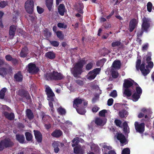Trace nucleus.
<instances>
[{
	"label": "nucleus",
	"mask_w": 154,
	"mask_h": 154,
	"mask_svg": "<svg viewBox=\"0 0 154 154\" xmlns=\"http://www.w3.org/2000/svg\"><path fill=\"white\" fill-rule=\"evenodd\" d=\"M85 63V60H81L75 65L71 70L72 73L75 77L80 78V75L83 72V68Z\"/></svg>",
	"instance_id": "1"
},
{
	"label": "nucleus",
	"mask_w": 154,
	"mask_h": 154,
	"mask_svg": "<svg viewBox=\"0 0 154 154\" xmlns=\"http://www.w3.org/2000/svg\"><path fill=\"white\" fill-rule=\"evenodd\" d=\"M150 19L148 17H144L142 19L141 30L139 31L137 33V37H141L144 31L147 32L150 26Z\"/></svg>",
	"instance_id": "2"
},
{
	"label": "nucleus",
	"mask_w": 154,
	"mask_h": 154,
	"mask_svg": "<svg viewBox=\"0 0 154 154\" xmlns=\"http://www.w3.org/2000/svg\"><path fill=\"white\" fill-rule=\"evenodd\" d=\"M45 77L47 80L55 81L61 80L65 78V76L62 74L58 72L57 71H53L52 72L46 73L45 75Z\"/></svg>",
	"instance_id": "3"
},
{
	"label": "nucleus",
	"mask_w": 154,
	"mask_h": 154,
	"mask_svg": "<svg viewBox=\"0 0 154 154\" xmlns=\"http://www.w3.org/2000/svg\"><path fill=\"white\" fill-rule=\"evenodd\" d=\"M14 143L9 138H6L0 142V152L3 150L5 148L12 147Z\"/></svg>",
	"instance_id": "4"
},
{
	"label": "nucleus",
	"mask_w": 154,
	"mask_h": 154,
	"mask_svg": "<svg viewBox=\"0 0 154 154\" xmlns=\"http://www.w3.org/2000/svg\"><path fill=\"white\" fill-rule=\"evenodd\" d=\"M73 144H72V147H75L74 148V152L76 154H83V151L80 146H77L79 143V140L77 138H75L72 141Z\"/></svg>",
	"instance_id": "5"
},
{
	"label": "nucleus",
	"mask_w": 154,
	"mask_h": 154,
	"mask_svg": "<svg viewBox=\"0 0 154 154\" xmlns=\"http://www.w3.org/2000/svg\"><path fill=\"white\" fill-rule=\"evenodd\" d=\"M34 3L32 0H27L25 3V8L26 11L29 14H32L34 11Z\"/></svg>",
	"instance_id": "6"
},
{
	"label": "nucleus",
	"mask_w": 154,
	"mask_h": 154,
	"mask_svg": "<svg viewBox=\"0 0 154 154\" xmlns=\"http://www.w3.org/2000/svg\"><path fill=\"white\" fill-rule=\"evenodd\" d=\"M45 92L47 95V99L48 100H54L55 95L52 90L48 86H46Z\"/></svg>",
	"instance_id": "7"
},
{
	"label": "nucleus",
	"mask_w": 154,
	"mask_h": 154,
	"mask_svg": "<svg viewBox=\"0 0 154 154\" xmlns=\"http://www.w3.org/2000/svg\"><path fill=\"white\" fill-rule=\"evenodd\" d=\"M27 71L31 74L37 73L39 71V69L36 65L33 63H31L28 64Z\"/></svg>",
	"instance_id": "8"
},
{
	"label": "nucleus",
	"mask_w": 154,
	"mask_h": 154,
	"mask_svg": "<svg viewBox=\"0 0 154 154\" xmlns=\"http://www.w3.org/2000/svg\"><path fill=\"white\" fill-rule=\"evenodd\" d=\"M145 123H139L137 122L134 123L135 128L137 132L140 134H143L145 131Z\"/></svg>",
	"instance_id": "9"
},
{
	"label": "nucleus",
	"mask_w": 154,
	"mask_h": 154,
	"mask_svg": "<svg viewBox=\"0 0 154 154\" xmlns=\"http://www.w3.org/2000/svg\"><path fill=\"white\" fill-rule=\"evenodd\" d=\"M60 127L65 132H68L69 129H71V126L72 125V123L69 121H66L64 122V123H62Z\"/></svg>",
	"instance_id": "10"
},
{
	"label": "nucleus",
	"mask_w": 154,
	"mask_h": 154,
	"mask_svg": "<svg viewBox=\"0 0 154 154\" xmlns=\"http://www.w3.org/2000/svg\"><path fill=\"white\" fill-rule=\"evenodd\" d=\"M17 94L21 97H25L27 100H29L31 98L28 91L24 89H19L18 91Z\"/></svg>",
	"instance_id": "11"
},
{
	"label": "nucleus",
	"mask_w": 154,
	"mask_h": 154,
	"mask_svg": "<svg viewBox=\"0 0 154 154\" xmlns=\"http://www.w3.org/2000/svg\"><path fill=\"white\" fill-rule=\"evenodd\" d=\"M138 23L137 20L135 18H133L130 20L129 25V30L130 32H132L137 27Z\"/></svg>",
	"instance_id": "12"
},
{
	"label": "nucleus",
	"mask_w": 154,
	"mask_h": 154,
	"mask_svg": "<svg viewBox=\"0 0 154 154\" xmlns=\"http://www.w3.org/2000/svg\"><path fill=\"white\" fill-rule=\"evenodd\" d=\"M116 138L122 144H126L127 143V139L125 135L121 133H117Z\"/></svg>",
	"instance_id": "13"
},
{
	"label": "nucleus",
	"mask_w": 154,
	"mask_h": 154,
	"mask_svg": "<svg viewBox=\"0 0 154 154\" xmlns=\"http://www.w3.org/2000/svg\"><path fill=\"white\" fill-rule=\"evenodd\" d=\"M33 132L37 141L38 143L42 142V135L41 133L37 130H34Z\"/></svg>",
	"instance_id": "14"
},
{
	"label": "nucleus",
	"mask_w": 154,
	"mask_h": 154,
	"mask_svg": "<svg viewBox=\"0 0 154 154\" xmlns=\"http://www.w3.org/2000/svg\"><path fill=\"white\" fill-rule=\"evenodd\" d=\"M17 26L14 25H11L9 27V35L11 38H13L15 36Z\"/></svg>",
	"instance_id": "15"
},
{
	"label": "nucleus",
	"mask_w": 154,
	"mask_h": 154,
	"mask_svg": "<svg viewBox=\"0 0 154 154\" xmlns=\"http://www.w3.org/2000/svg\"><path fill=\"white\" fill-rule=\"evenodd\" d=\"M145 63L144 62H143L140 67V70L144 76H146L150 72L149 69H145Z\"/></svg>",
	"instance_id": "16"
},
{
	"label": "nucleus",
	"mask_w": 154,
	"mask_h": 154,
	"mask_svg": "<svg viewBox=\"0 0 154 154\" xmlns=\"http://www.w3.org/2000/svg\"><path fill=\"white\" fill-rule=\"evenodd\" d=\"M60 144L61 146H63V144L58 141H54L52 144V146L54 148V152L56 153H57L60 150L59 147Z\"/></svg>",
	"instance_id": "17"
},
{
	"label": "nucleus",
	"mask_w": 154,
	"mask_h": 154,
	"mask_svg": "<svg viewBox=\"0 0 154 154\" xmlns=\"http://www.w3.org/2000/svg\"><path fill=\"white\" fill-rule=\"evenodd\" d=\"M2 113L5 118L9 120H13L14 119L15 116L13 113H9L6 111H3Z\"/></svg>",
	"instance_id": "18"
},
{
	"label": "nucleus",
	"mask_w": 154,
	"mask_h": 154,
	"mask_svg": "<svg viewBox=\"0 0 154 154\" xmlns=\"http://www.w3.org/2000/svg\"><path fill=\"white\" fill-rule=\"evenodd\" d=\"M133 83L131 81H129L128 79H125L124 81V83L123 84V87L125 88H130L131 87L133 88Z\"/></svg>",
	"instance_id": "19"
},
{
	"label": "nucleus",
	"mask_w": 154,
	"mask_h": 154,
	"mask_svg": "<svg viewBox=\"0 0 154 154\" xmlns=\"http://www.w3.org/2000/svg\"><path fill=\"white\" fill-rule=\"evenodd\" d=\"M23 76L20 71H18L14 76V79L17 82H20L22 81Z\"/></svg>",
	"instance_id": "20"
},
{
	"label": "nucleus",
	"mask_w": 154,
	"mask_h": 154,
	"mask_svg": "<svg viewBox=\"0 0 154 154\" xmlns=\"http://www.w3.org/2000/svg\"><path fill=\"white\" fill-rule=\"evenodd\" d=\"M28 54V49L27 47L25 46L21 51L20 54V56L22 58H25L27 57Z\"/></svg>",
	"instance_id": "21"
},
{
	"label": "nucleus",
	"mask_w": 154,
	"mask_h": 154,
	"mask_svg": "<svg viewBox=\"0 0 154 154\" xmlns=\"http://www.w3.org/2000/svg\"><path fill=\"white\" fill-rule=\"evenodd\" d=\"M84 101V99H81L79 97L74 99L73 101V107L75 108H78L79 105L81 104Z\"/></svg>",
	"instance_id": "22"
},
{
	"label": "nucleus",
	"mask_w": 154,
	"mask_h": 154,
	"mask_svg": "<svg viewBox=\"0 0 154 154\" xmlns=\"http://www.w3.org/2000/svg\"><path fill=\"white\" fill-rule=\"evenodd\" d=\"M26 116L29 120H31L33 119L34 116L31 109H27L26 110Z\"/></svg>",
	"instance_id": "23"
},
{
	"label": "nucleus",
	"mask_w": 154,
	"mask_h": 154,
	"mask_svg": "<svg viewBox=\"0 0 154 154\" xmlns=\"http://www.w3.org/2000/svg\"><path fill=\"white\" fill-rule=\"evenodd\" d=\"M63 134V132L60 129H56L51 134V135L56 138H59L61 137Z\"/></svg>",
	"instance_id": "24"
},
{
	"label": "nucleus",
	"mask_w": 154,
	"mask_h": 154,
	"mask_svg": "<svg viewBox=\"0 0 154 154\" xmlns=\"http://www.w3.org/2000/svg\"><path fill=\"white\" fill-rule=\"evenodd\" d=\"M121 63L120 60H114L112 65V66L114 69H119L121 68Z\"/></svg>",
	"instance_id": "25"
},
{
	"label": "nucleus",
	"mask_w": 154,
	"mask_h": 154,
	"mask_svg": "<svg viewBox=\"0 0 154 154\" xmlns=\"http://www.w3.org/2000/svg\"><path fill=\"white\" fill-rule=\"evenodd\" d=\"M53 0H45V5L49 11H53Z\"/></svg>",
	"instance_id": "26"
},
{
	"label": "nucleus",
	"mask_w": 154,
	"mask_h": 154,
	"mask_svg": "<svg viewBox=\"0 0 154 154\" xmlns=\"http://www.w3.org/2000/svg\"><path fill=\"white\" fill-rule=\"evenodd\" d=\"M16 138L20 143H24L25 140V138L24 135L23 134H17L16 135Z\"/></svg>",
	"instance_id": "27"
},
{
	"label": "nucleus",
	"mask_w": 154,
	"mask_h": 154,
	"mask_svg": "<svg viewBox=\"0 0 154 154\" xmlns=\"http://www.w3.org/2000/svg\"><path fill=\"white\" fill-rule=\"evenodd\" d=\"M45 56L47 58L53 60L55 58L56 54L53 51H51L46 52Z\"/></svg>",
	"instance_id": "28"
},
{
	"label": "nucleus",
	"mask_w": 154,
	"mask_h": 154,
	"mask_svg": "<svg viewBox=\"0 0 154 154\" xmlns=\"http://www.w3.org/2000/svg\"><path fill=\"white\" fill-rule=\"evenodd\" d=\"M65 8L64 5L60 4L58 8V11L59 14L61 16H63L65 12Z\"/></svg>",
	"instance_id": "29"
},
{
	"label": "nucleus",
	"mask_w": 154,
	"mask_h": 154,
	"mask_svg": "<svg viewBox=\"0 0 154 154\" xmlns=\"http://www.w3.org/2000/svg\"><path fill=\"white\" fill-rule=\"evenodd\" d=\"M84 8V5L81 2H79L78 3V5L76 7V10L77 12L81 14H83L84 13L83 9Z\"/></svg>",
	"instance_id": "30"
},
{
	"label": "nucleus",
	"mask_w": 154,
	"mask_h": 154,
	"mask_svg": "<svg viewBox=\"0 0 154 154\" xmlns=\"http://www.w3.org/2000/svg\"><path fill=\"white\" fill-rule=\"evenodd\" d=\"M123 96L130 97L132 95V91L130 88H125L123 93Z\"/></svg>",
	"instance_id": "31"
},
{
	"label": "nucleus",
	"mask_w": 154,
	"mask_h": 154,
	"mask_svg": "<svg viewBox=\"0 0 154 154\" xmlns=\"http://www.w3.org/2000/svg\"><path fill=\"white\" fill-rule=\"evenodd\" d=\"M128 114L127 111L125 109H123L120 111L119 112V116L121 118L126 117Z\"/></svg>",
	"instance_id": "32"
},
{
	"label": "nucleus",
	"mask_w": 154,
	"mask_h": 154,
	"mask_svg": "<svg viewBox=\"0 0 154 154\" xmlns=\"http://www.w3.org/2000/svg\"><path fill=\"white\" fill-rule=\"evenodd\" d=\"M141 95L135 92L132 95V100L134 101H137L140 98Z\"/></svg>",
	"instance_id": "33"
},
{
	"label": "nucleus",
	"mask_w": 154,
	"mask_h": 154,
	"mask_svg": "<svg viewBox=\"0 0 154 154\" xmlns=\"http://www.w3.org/2000/svg\"><path fill=\"white\" fill-rule=\"evenodd\" d=\"M7 88H2L0 91V99H3L4 98L5 94L6 92Z\"/></svg>",
	"instance_id": "34"
},
{
	"label": "nucleus",
	"mask_w": 154,
	"mask_h": 154,
	"mask_svg": "<svg viewBox=\"0 0 154 154\" xmlns=\"http://www.w3.org/2000/svg\"><path fill=\"white\" fill-rule=\"evenodd\" d=\"M123 131L124 132V133L125 134H126L127 133H128L129 132V130H128V124L126 122H125L123 123ZM128 129H129V128H128Z\"/></svg>",
	"instance_id": "35"
},
{
	"label": "nucleus",
	"mask_w": 154,
	"mask_h": 154,
	"mask_svg": "<svg viewBox=\"0 0 154 154\" xmlns=\"http://www.w3.org/2000/svg\"><path fill=\"white\" fill-rule=\"evenodd\" d=\"M56 34L57 37L60 40H63L64 37V35L61 31H58L56 32Z\"/></svg>",
	"instance_id": "36"
},
{
	"label": "nucleus",
	"mask_w": 154,
	"mask_h": 154,
	"mask_svg": "<svg viewBox=\"0 0 154 154\" xmlns=\"http://www.w3.org/2000/svg\"><path fill=\"white\" fill-rule=\"evenodd\" d=\"M25 135L26 139L28 141H30L32 139L33 137L32 134L29 132H26L25 133Z\"/></svg>",
	"instance_id": "37"
},
{
	"label": "nucleus",
	"mask_w": 154,
	"mask_h": 154,
	"mask_svg": "<svg viewBox=\"0 0 154 154\" xmlns=\"http://www.w3.org/2000/svg\"><path fill=\"white\" fill-rule=\"evenodd\" d=\"M7 70L5 68H0V75L3 76L6 75L7 73Z\"/></svg>",
	"instance_id": "38"
},
{
	"label": "nucleus",
	"mask_w": 154,
	"mask_h": 154,
	"mask_svg": "<svg viewBox=\"0 0 154 154\" xmlns=\"http://www.w3.org/2000/svg\"><path fill=\"white\" fill-rule=\"evenodd\" d=\"M57 111L59 114L61 115H64L66 113L65 109L61 107H59L57 109Z\"/></svg>",
	"instance_id": "39"
},
{
	"label": "nucleus",
	"mask_w": 154,
	"mask_h": 154,
	"mask_svg": "<svg viewBox=\"0 0 154 154\" xmlns=\"http://www.w3.org/2000/svg\"><path fill=\"white\" fill-rule=\"evenodd\" d=\"M44 36L46 38H48L51 36V33L49 32V30L48 29H46L45 30H44Z\"/></svg>",
	"instance_id": "40"
},
{
	"label": "nucleus",
	"mask_w": 154,
	"mask_h": 154,
	"mask_svg": "<svg viewBox=\"0 0 154 154\" xmlns=\"http://www.w3.org/2000/svg\"><path fill=\"white\" fill-rule=\"evenodd\" d=\"M106 61V59L103 58L100 60L97 61L96 62V65L97 66H99L103 64Z\"/></svg>",
	"instance_id": "41"
},
{
	"label": "nucleus",
	"mask_w": 154,
	"mask_h": 154,
	"mask_svg": "<svg viewBox=\"0 0 154 154\" xmlns=\"http://www.w3.org/2000/svg\"><path fill=\"white\" fill-rule=\"evenodd\" d=\"M49 42L51 45L55 47H57L59 45V42L56 41H49Z\"/></svg>",
	"instance_id": "42"
},
{
	"label": "nucleus",
	"mask_w": 154,
	"mask_h": 154,
	"mask_svg": "<svg viewBox=\"0 0 154 154\" xmlns=\"http://www.w3.org/2000/svg\"><path fill=\"white\" fill-rule=\"evenodd\" d=\"M101 70V69L100 68H96V69H94L92 71H90L89 73H93L94 74L96 75H97L100 72Z\"/></svg>",
	"instance_id": "43"
},
{
	"label": "nucleus",
	"mask_w": 154,
	"mask_h": 154,
	"mask_svg": "<svg viewBox=\"0 0 154 154\" xmlns=\"http://www.w3.org/2000/svg\"><path fill=\"white\" fill-rule=\"evenodd\" d=\"M111 75L113 78L114 79H116L118 77L119 74L118 71L115 70H112Z\"/></svg>",
	"instance_id": "44"
},
{
	"label": "nucleus",
	"mask_w": 154,
	"mask_h": 154,
	"mask_svg": "<svg viewBox=\"0 0 154 154\" xmlns=\"http://www.w3.org/2000/svg\"><path fill=\"white\" fill-rule=\"evenodd\" d=\"M57 26L59 28H63L64 29H66L67 27V25L63 23H58L57 24Z\"/></svg>",
	"instance_id": "45"
},
{
	"label": "nucleus",
	"mask_w": 154,
	"mask_h": 154,
	"mask_svg": "<svg viewBox=\"0 0 154 154\" xmlns=\"http://www.w3.org/2000/svg\"><path fill=\"white\" fill-rule=\"evenodd\" d=\"M121 44V42L120 41H116L112 43L111 46L113 47H115L120 45Z\"/></svg>",
	"instance_id": "46"
},
{
	"label": "nucleus",
	"mask_w": 154,
	"mask_h": 154,
	"mask_svg": "<svg viewBox=\"0 0 154 154\" xmlns=\"http://www.w3.org/2000/svg\"><path fill=\"white\" fill-rule=\"evenodd\" d=\"M76 110L78 113L81 115H84L86 112L85 109H78L76 108Z\"/></svg>",
	"instance_id": "47"
},
{
	"label": "nucleus",
	"mask_w": 154,
	"mask_h": 154,
	"mask_svg": "<svg viewBox=\"0 0 154 154\" xmlns=\"http://www.w3.org/2000/svg\"><path fill=\"white\" fill-rule=\"evenodd\" d=\"M152 56L151 53L150 52H148L146 56V63L151 62V56Z\"/></svg>",
	"instance_id": "48"
},
{
	"label": "nucleus",
	"mask_w": 154,
	"mask_h": 154,
	"mask_svg": "<svg viewBox=\"0 0 154 154\" xmlns=\"http://www.w3.org/2000/svg\"><path fill=\"white\" fill-rule=\"evenodd\" d=\"M152 5L151 2H149L147 4V8L149 12H151L152 11Z\"/></svg>",
	"instance_id": "49"
},
{
	"label": "nucleus",
	"mask_w": 154,
	"mask_h": 154,
	"mask_svg": "<svg viewBox=\"0 0 154 154\" xmlns=\"http://www.w3.org/2000/svg\"><path fill=\"white\" fill-rule=\"evenodd\" d=\"M130 150L128 148H124L122 151L121 154H130Z\"/></svg>",
	"instance_id": "50"
},
{
	"label": "nucleus",
	"mask_w": 154,
	"mask_h": 154,
	"mask_svg": "<svg viewBox=\"0 0 154 154\" xmlns=\"http://www.w3.org/2000/svg\"><path fill=\"white\" fill-rule=\"evenodd\" d=\"M8 5V2L7 1H2L0 2V7L2 8H3Z\"/></svg>",
	"instance_id": "51"
},
{
	"label": "nucleus",
	"mask_w": 154,
	"mask_h": 154,
	"mask_svg": "<svg viewBox=\"0 0 154 154\" xmlns=\"http://www.w3.org/2000/svg\"><path fill=\"white\" fill-rule=\"evenodd\" d=\"M114 123L116 125L119 127H121V125L122 124V121L119 119H116L114 121Z\"/></svg>",
	"instance_id": "52"
},
{
	"label": "nucleus",
	"mask_w": 154,
	"mask_h": 154,
	"mask_svg": "<svg viewBox=\"0 0 154 154\" xmlns=\"http://www.w3.org/2000/svg\"><path fill=\"white\" fill-rule=\"evenodd\" d=\"M135 89L136 90L135 93L141 95L142 92V90L141 88L139 86H138L136 87Z\"/></svg>",
	"instance_id": "53"
},
{
	"label": "nucleus",
	"mask_w": 154,
	"mask_h": 154,
	"mask_svg": "<svg viewBox=\"0 0 154 154\" xmlns=\"http://www.w3.org/2000/svg\"><path fill=\"white\" fill-rule=\"evenodd\" d=\"M141 60L140 59H138L137 60L136 63V68L137 70L140 69V67L141 65Z\"/></svg>",
	"instance_id": "54"
},
{
	"label": "nucleus",
	"mask_w": 154,
	"mask_h": 154,
	"mask_svg": "<svg viewBox=\"0 0 154 154\" xmlns=\"http://www.w3.org/2000/svg\"><path fill=\"white\" fill-rule=\"evenodd\" d=\"M95 123L97 125H101L103 123V121L100 119L97 118L96 119Z\"/></svg>",
	"instance_id": "55"
},
{
	"label": "nucleus",
	"mask_w": 154,
	"mask_h": 154,
	"mask_svg": "<svg viewBox=\"0 0 154 154\" xmlns=\"http://www.w3.org/2000/svg\"><path fill=\"white\" fill-rule=\"evenodd\" d=\"M93 66V64L92 62H90L87 64L86 66V70H89L91 69Z\"/></svg>",
	"instance_id": "56"
},
{
	"label": "nucleus",
	"mask_w": 154,
	"mask_h": 154,
	"mask_svg": "<svg viewBox=\"0 0 154 154\" xmlns=\"http://www.w3.org/2000/svg\"><path fill=\"white\" fill-rule=\"evenodd\" d=\"M109 96L113 98L116 97L117 96V91L115 90H113L109 94Z\"/></svg>",
	"instance_id": "57"
},
{
	"label": "nucleus",
	"mask_w": 154,
	"mask_h": 154,
	"mask_svg": "<svg viewBox=\"0 0 154 154\" xmlns=\"http://www.w3.org/2000/svg\"><path fill=\"white\" fill-rule=\"evenodd\" d=\"M107 112V110L106 109H103L99 112V116L101 117H105V113Z\"/></svg>",
	"instance_id": "58"
},
{
	"label": "nucleus",
	"mask_w": 154,
	"mask_h": 154,
	"mask_svg": "<svg viewBox=\"0 0 154 154\" xmlns=\"http://www.w3.org/2000/svg\"><path fill=\"white\" fill-rule=\"evenodd\" d=\"M37 11L39 14H41L44 11V9L39 6L37 7Z\"/></svg>",
	"instance_id": "59"
},
{
	"label": "nucleus",
	"mask_w": 154,
	"mask_h": 154,
	"mask_svg": "<svg viewBox=\"0 0 154 154\" xmlns=\"http://www.w3.org/2000/svg\"><path fill=\"white\" fill-rule=\"evenodd\" d=\"M13 58L10 54L6 55L5 56V59L8 61H11Z\"/></svg>",
	"instance_id": "60"
},
{
	"label": "nucleus",
	"mask_w": 154,
	"mask_h": 154,
	"mask_svg": "<svg viewBox=\"0 0 154 154\" xmlns=\"http://www.w3.org/2000/svg\"><path fill=\"white\" fill-rule=\"evenodd\" d=\"M18 60L16 58H13L11 61L12 63L14 65H16L18 63Z\"/></svg>",
	"instance_id": "61"
},
{
	"label": "nucleus",
	"mask_w": 154,
	"mask_h": 154,
	"mask_svg": "<svg viewBox=\"0 0 154 154\" xmlns=\"http://www.w3.org/2000/svg\"><path fill=\"white\" fill-rule=\"evenodd\" d=\"M91 73V75L89 76L88 79L89 80H92L94 79L96 77V75H95L93 73Z\"/></svg>",
	"instance_id": "62"
},
{
	"label": "nucleus",
	"mask_w": 154,
	"mask_h": 154,
	"mask_svg": "<svg viewBox=\"0 0 154 154\" xmlns=\"http://www.w3.org/2000/svg\"><path fill=\"white\" fill-rule=\"evenodd\" d=\"M75 82L80 86H82L84 84L83 81L80 79L76 80Z\"/></svg>",
	"instance_id": "63"
},
{
	"label": "nucleus",
	"mask_w": 154,
	"mask_h": 154,
	"mask_svg": "<svg viewBox=\"0 0 154 154\" xmlns=\"http://www.w3.org/2000/svg\"><path fill=\"white\" fill-rule=\"evenodd\" d=\"M113 100L112 98H110L107 101V105L109 106H111L113 103Z\"/></svg>",
	"instance_id": "64"
}]
</instances>
